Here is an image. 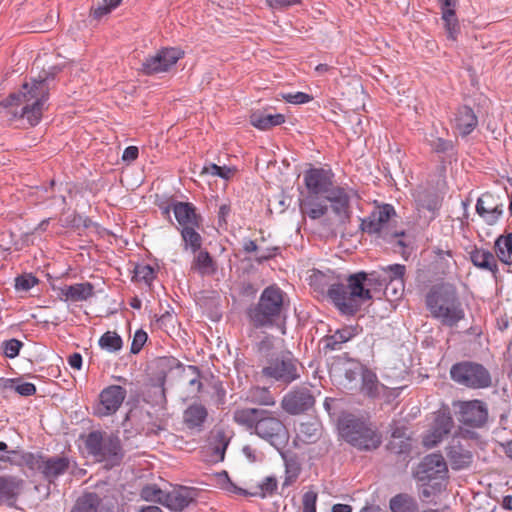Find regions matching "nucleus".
I'll list each match as a JSON object with an SVG mask.
<instances>
[{"label": "nucleus", "mask_w": 512, "mask_h": 512, "mask_svg": "<svg viewBox=\"0 0 512 512\" xmlns=\"http://www.w3.org/2000/svg\"><path fill=\"white\" fill-rule=\"evenodd\" d=\"M49 90L47 75L30 78L17 92L8 96L5 106L13 118L25 122L28 126H36L47 108Z\"/></svg>", "instance_id": "f257e3e1"}, {"label": "nucleus", "mask_w": 512, "mask_h": 512, "mask_svg": "<svg viewBox=\"0 0 512 512\" xmlns=\"http://www.w3.org/2000/svg\"><path fill=\"white\" fill-rule=\"evenodd\" d=\"M233 421L276 448H281L288 442V430L273 411L262 408H237L233 412Z\"/></svg>", "instance_id": "f03ea898"}, {"label": "nucleus", "mask_w": 512, "mask_h": 512, "mask_svg": "<svg viewBox=\"0 0 512 512\" xmlns=\"http://www.w3.org/2000/svg\"><path fill=\"white\" fill-rule=\"evenodd\" d=\"M347 285L340 283V288H334L331 292V301L343 313L355 314L368 300L372 299L370 286L376 284L379 278L376 272L365 273L363 271L349 275Z\"/></svg>", "instance_id": "7ed1b4c3"}, {"label": "nucleus", "mask_w": 512, "mask_h": 512, "mask_svg": "<svg viewBox=\"0 0 512 512\" xmlns=\"http://www.w3.org/2000/svg\"><path fill=\"white\" fill-rule=\"evenodd\" d=\"M426 306L432 317L444 326H457L465 317L457 289L450 283H439L432 286L426 296Z\"/></svg>", "instance_id": "20e7f679"}, {"label": "nucleus", "mask_w": 512, "mask_h": 512, "mask_svg": "<svg viewBox=\"0 0 512 512\" xmlns=\"http://www.w3.org/2000/svg\"><path fill=\"white\" fill-rule=\"evenodd\" d=\"M338 429L341 437L359 450H375L382 442L381 435L371 425L352 416L342 418Z\"/></svg>", "instance_id": "39448f33"}, {"label": "nucleus", "mask_w": 512, "mask_h": 512, "mask_svg": "<svg viewBox=\"0 0 512 512\" xmlns=\"http://www.w3.org/2000/svg\"><path fill=\"white\" fill-rule=\"evenodd\" d=\"M284 306V293L275 286L265 288L257 305L249 310V318L255 327L272 325L281 315Z\"/></svg>", "instance_id": "423d86ee"}, {"label": "nucleus", "mask_w": 512, "mask_h": 512, "mask_svg": "<svg viewBox=\"0 0 512 512\" xmlns=\"http://www.w3.org/2000/svg\"><path fill=\"white\" fill-rule=\"evenodd\" d=\"M450 377L457 384L471 389H484L492 384V377L488 369L473 361L454 364L450 369Z\"/></svg>", "instance_id": "0eeeda50"}, {"label": "nucleus", "mask_w": 512, "mask_h": 512, "mask_svg": "<svg viewBox=\"0 0 512 512\" xmlns=\"http://www.w3.org/2000/svg\"><path fill=\"white\" fill-rule=\"evenodd\" d=\"M300 366L290 353L271 358L263 366L264 378L288 385L300 378Z\"/></svg>", "instance_id": "6e6552de"}, {"label": "nucleus", "mask_w": 512, "mask_h": 512, "mask_svg": "<svg viewBox=\"0 0 512 512\" xmlns=\"http://www.w3.org/2000/svg\"><path fill=\"white\" fill-rule=\"evenodd\" d=\"M396 215L390 204L378 205L371 214L362 220L361 229L368 234H377L384 239H392L403 235V232L391 231L390 222Z\"/></svg>", "instance_id": "1a4fd4ad"}, {"label": "nucleus", "mask_w": 512, "mask_h": 512, "mask_svg": "<svg viewBox=\"0 0 512 512\" xmlns=\"http://www.w3.org/2000/svg\"><path fill=\"white\" fill-rule=\"evenodd\" d=\"M145 499L154 498L156 501L174 511L186 508L194 499L192 489L186 487L174 488L169 492H163L153 487H146L142 491Z\"/></svg>", "instance_id": "9d476101"}, {"label": "nucleus", "mask_w": 512, "mask_h": 512, "mask_svg": "<svg viewBox=\"0 0 512 512\" xmlns=\"http://www.w3.org/2000/svg\"><path fill=\"white\" fill-rule=\"evenodd\" d=\"M183 57L184 52L179 48H162L154 54L145 57L140 70L143 74L148 76L165 73Z\"/></svg>", "instance_id": "9b49d317"}, {"label": "nucleus", "mask_w": 512, "mask_h": 512, "mask_svg": "<svg viewBox=\"0 0 512 512\" xmlns=\"http://www.w3.org/2000/svg\"><path fill=\"white\" fill-rule=\"evenodd\" d=\"M127 397V390L121 385H109L98 395L93 414L99 418L116 414Z\"/></svg>", "instance_id": "f8f14e48"}, {"label": "nucleus", "mask_w": 512, "mask_h": 512, "mask_svg": "<svg viewBox=\"0 0 512 512\" xmlns=\"http://www.w3.org/2000/svg\"><path fill=\"white\" fill-rule=\"evenodd\" d=\"M453 420L448 409L434 413V420L430 430L423 437V444L432 448L442 441L443 437L450 433Z\"/></svg>", "instance_id": "ddd939ff"}, {"label": "nucleus", "mask_w": 512, "mask_h": 512, "mask_svg": "<svg viewBox=\"0 0 512 512\" xmlns=\"http://www.w3.org/2000/svg\"><path fill=\"white\" fill-rule=\"evenodd\" d=\"M447 464L440 454L427 455L419 464L416 477L419 481L428 482L433 479H444L447 476Z\"/></svg>", "instance_id": "4468645a"}, {"label": "nucleus", "mask_w": 512, "mask_h": 512, "mask_svg": "<svg viewBox=\"0 0 512 512\" xmlns=\"http://www.w3.org/2000/svg\"><path fill=\"white\" fill-rule=\"evenodd\" d=\"M504 204L500 197L486 192L482 194L476 203L477 214L488 224L494 225L503 214Z\"/></svg>", "instance_id": "2eb2a0df"}, {"label": "nucleus", "mask_w": 512, "mask_h": 512, "mask_svg": "<svg viewBox=\"0 0 512 512\" xmlns=\"http://www.w3.org/2000/svg\"><path fill=\"white\" fill-rule=\"evenodd\" d=\"M314 403L315 399L311 392L303 388L287 393L281 401V407L287 413L296 415L307 411Z\"/></svg>", "instance_id": "dca6fc26"}, {"label": "nucleus", "mask_w": 512, "mask_h": 512, "mask_svg": "<svg viewBox=\"0 0 512 512\" xmlns=\"http://www.w3.org/2000/svg\"><path fill=\"white\" fill-rule=\"evenodd\" d=\"M304 183L309 194H326L333 184V173L323 168H312L305 172Z\"/></svg>", "instance_id": "f3484780"}, {"label": "nucleus", "mask_w": 512, "mask_h": 512, "mask_svg": "<svg viewBox=\"0 0 512 512\" xmlns=\"http://www.w3.org/2000/svg\"><path fill=\"white\" fill-rule=\"evenodd\" d=\"M488 417L485 404L479 400L460 403L459 421L472 427L482 426Z\"/></svg>", "instance_id": "a211bd4d"}, {"label": "nucleus", "mask_w": 512, "mask_h": 512, "mask_svg": "<svg viewBox=\"0 0 512 512\" xmlns=\"http://www.w3.org/2000/svg\"><path fill=\"white\" fill-rule=\"evenodd\" d=\"M383 272V276L377 275L379 281L376 284L382 285L383 282L389 281V284L386 287V291L390 290V286L393 283H396L398 287L393 288V295L397 298L402 295L404 291V275L406 272V267L402 264H392L386 267L381 268Z\"/></svg>", "instance_id": "6ab92c4d"}, {"label": "nucleus", "mask_w": 512, "mask_h": 512, "mask_svg": "<svg viewBox=\"0 0 512 512\" xmlns=\"http://www.w3.org/2000/svg\"><path fill=\"white\" fill-rule=\"evenodd\" d=\"M95 295L94 285L90 282L65 285L59 289V297L64 301L84 302Z\"/></svg>", "instance_id": "aec40b11"}, {"label": "nucleus", "mask_w": 512, "mask_h": 512, "mask_svg": "<svg viewBox=\"0 0 512 512\" xmlns=\"http://www.w3.org/2000/svg\"><path fill=\"white\" fill-rule=\"evenodd\" d=\"M325 195V200L331 203L335 214L342 219L349 218L350 193L345 188L331 187Z\"/></svg>", "instance_id": "412c9836"}, {"label": "nucleus", "mask_w": 512, "mask_h": 512, "mask_svg": "<svg viewBox=\"0 0 512 512\" xmlns=\"http://www.w3.org/2000/svg\"><path fill=\"white\" fill-rule=\"evenodd\" d=\"M343 280L340 275L330 270H314L310 275V285L321 292L326 291L330 299L332 290L334 288H340V283H342Z\"/></svg>", "instance_id": "4be33fe9"}, {"label": "nucleus", "mask_w": 512, "mask_h": 512, "mask_svg": "<svg viewBox=\"0 0 512 512\" xmlns=\"http://www.w3.org/2000/svg\"><path fill=\"white\" fill-rule=\"evenodd\" d=\"M208 418V410L201 403H193L183 411V424L190 430L201 432Z\"/></svg>", "instance_id": "5701e85b"}, {"label": "nucleus", "mask_w": 512, "mask_h": 512, "mask_svg": "<svg viewBox=\"0 0 512 512\" xmlns=\"http://www.w3.org/2000/svg\"><path fill=\"white\" fill-rule=\"evenodd\" d=\"M171 209L181 229L201 225V217L196 213L193 204L175 202L171 205Z\"/></svg>", "instance_id": "b1692460"}, {"label": "nucleus", "mask_w": 512, "mask_h": 512, "mask_svg": "<svg viewBox=\"0 0 512 512\" xmlns=\"http://www.w3.org/2000/svg\"><path fill=\"white\" fill-rule=\"evenodd\" d=\"M454 126L456 130L462 135H469L478 125V119L474 111L468 107H460L454 118Z\"/></svg>", "instance_id": "393cba45"}, {"label": "nucleus", "mask_w": 512, "mask_h": 512, "mask_svg": "<svg viewBox=\"0 0 512 512\" xmlns=\"http://www.w3.org/2000/svg\"><path fill=\"white\" fill-rule=\"evenodd\" d=\"M69 468V461L64 457H52L42 459L38 469L46 479L52 481L60 475H63Z\"/></svg>", "instance_id": "a878e982"}, {"label": "nucleus", "mask_w": 512, "mask_h": 512, "mask_svg": "<svg viewBox=\"0 0 512 512\" xmlns=\"http://www.w3.org/2000/svg\"><path fill=\"white\" fill-rule=\"evenodd\" d=\"M447 458L454 470L468 468L473 461L472 453L454 442L447 448Z\"/></svg>", "instance_id": "bb28decb"}, {"label": "nucleus", "mask_w": 512, "mask_h": 512, "mask_svg": "<svg viewBox=\"0 0 512 512\" xmlns=\"http://www.w3.org/2000/svg\"><path fill=\"white\" fill-rule=\"evenodd\" d=\"M300 209L309 218L319 219L327 213L328 206L325 200H320L319 195L309 194L301 201Z\"/></svg>", "instance_id": "cd10ccee"}, {"label": "nucleus", "mask_w": 512, "mask_h": 512, "mask_svg": "<svg viewBox=\"0 0 512 512\" xmlns=\"http://www.w3.org/2000/svg\"><path fill=\"white\" fill-rule=\"evenodd\" d=\"M470 260L474 266L495 273L498 270L495 256L486 249L474 247L469 252Z\"/></svg>", "instance_id": "c85d7f7f"}, {"label": "nucleus", "mask_w": 512, "mask_h": 512, "mask_svg": "<svg viewBox=\"0 0 512 512\" xmlns=\"http://www.w3.org/2000/svg\"><path fill=\"white\" fill-rule=\"evenodd\" d=\"M285 122L283 114H267L262 111H255L250 115V123L259 130H269Z\"/></svg>", "instance_id": "c756f323"}, {"label": "nucleus", "mask_w": 512, "mask_h": 512, "mask_svg": "<svg viewBox=\"0 0 512 512\" xmlns=\"http://www.w3.org/2000/svg\"><path fill=\"white\" fill-rule=\"evenodd\" d=\"M98 457L101 460H120V458L122 457L120 439L114 435L106 436L101 452L99 453Z\"/></svg>", "instance_id": "7c9ffc66"}, {"label": "nucleus", "mask_w": 512, "mask_h": 512, "mask_svg": "<svg viewBox=\"0 0 512 512\" xmlns=\"http://www.w3.org/2000/svg\"><path fill=\"white\" fill-rule=\"evenodd\" d=\"M246 401L260 406H274L276 404L275 397L266 387H251L246 395Z\"/></svg>", "instance_id": "2f4dec72"}, {"label": "nucleus", "mask_w": 512, "mask_h": 512, "mask_svg": "<svg viewBox=\"0 0 512 512\" xmlns=\"http://www.w3.org/2000/svg\"><path fill=\"white\" fill-rule=\"evenodd\" d=\"M101 498L96 493H85L78 497L70 512H99Z\"/></svg>", "instance_id": "473e14b6"}, {"label": "nucleus", "mask_w": 512, "mask_h": 512, "mask_svg": "<svg viewBox=\"0 0 512 512\" xmlns=\"http://www.w3.org/2000/svg\"><path fill=\"white\" fill-rule=\"evenodd\" d=\"M21 480L12 476H0V501L14 500L19 493Z\"/></svg>", "instance_id": "72a5a7b5"}, {"label": "nucleus", "mask_w": 512, "mask_h": 512, "mask_svg": "<svg viewBox=\"0 0 512 512\" xmlns=\"http://www.w3.org/2000/svg\"><path fill=\"white\" fill-rule=\"evenodd\" d=\"M199 228L200 226H192L180 229L185 250H190L192 253H197L201 249L203 239L197 231Z\"/></svg>", "instance_id": "f704fd0d"}, {"label": "nucleus", "mask_w": 512, "mask_h": 512, "mask_svg": "<svg viewBox=\"0 0 512 512\" xmlns=\"http://www.w3.org/2000/svg\"><path fill=\"white\" fill-rule=\"evenodd\" d=\"M391 512H418L416 500L408 494H397L389 502Z\"/></svg>", "instance_id": "c9c22d12"}, {"label": "nucleus", "mask_w": 512, "mask_h": 512, "mask_svg": "<svg viewBox=\"0 0 512 512\" xmlns=\"http://www.w3.org/2000/svg\"><path fill=\"white\" fill-rule=\"evenodd\" d=\"M356 335V329L353 327H344L338 329L333 335L325 340V348L328 350H339L342 344L346 343Z\"/></svg>", "instance_id": "e433bc0d"}, {"label": "nucleus", "mask_w": 512, "mask_h": 512, "mask_svg": "<svg viewBox=\"0 0 512 512\" xmlns=\"http://www.w3.org/2000/svg\"><path fill=\"white\" fill-rule=\"evenodd\" d=\"M192 269L201 275H212L216 272V264L208 251H198L192 262Z\"/></svg>", "instance_id": "4c0bfd02"}, {"label": "nucleus", "mask_w": 512, "mask_h": 512, "mask_svg": "<svg viewBox=\"0 0 512 512\" xmlns=\"http://www.w3.org/2000/svg\"><path fill=\"white\" fill-rule=\"evenodd\" d=\"M495 253L505 264H512V233L499 236L495 241Z\"/></svg>", "instance_id": "58836bf2"}, {"label": "nucleus", "mask_w": 512, "mask_h": 512, "mask_svg": "<svg viewBox=\"0 0 512 512\" xmlns=\"http://www.w3.org/2000/svg\"><path fill=\"white\" fill-rule=\"evenodd\" d=\"M184 377L187 381V396L191 398L196 397L202 389L199 369L196 366H188Z\"/></svg>", "instance_id": "ea45409f"}, {"label": "nucleus", "mask_w": 512, "mask_h": 512, "mask_svg": "<svg viewBox=\"0 0 512 512\" xmlns=\"http://www.w3.org/2000/svg\"><path fill=\"white\" fill-rule=\"evenodd\" d=\"M278 483L277 479L272 476H268L263 479V481L257 486V489L253 492H247L245 490L239 489V493H243L245 495L250 496H259L261 498H265L267 496H271L277 490Z\"/></svg>", "instance_id": "a19ab883"}, {"label": "nucleus", "mask_w": 512, "mask_h": 512, "mask_svg": "<svg viewBox=\"0 0 512 512\" xmlns=\"http://www.w3.org/2000/svg\"><path fill=\"white\" fill-rule=\"evenodd\" d=\"M98 344L101 349L115 353L122 349L123 341L115 331H107L100 337Z\"/></svg>", "instance_id": "79ce46f5"}, {"label": "nucleus", "mask_w": 512, "mask_h": 512, "mask_svg": "<svg viewBox=\"0 0 512 512\" xmlns=\"http://www.w3.org/2000/svg\"><path fill=\"white\" fill-rule=\"evenodd\" d=\"M442 20L444 21L448 38L455 41L460 32V26L455 9L442 11Z\"/></svg>", "instance_id": "37998d69"}, {"label": "nucleus", "mask_w": 512, "mask_h": 512, "mask_svg": "<svg viewBox=\"0 0 512 512\" xmlns=\"http://www.w3.org/2000/svg\"><path fill=\"white\" fill-rule=\"evenodd\" d=\"M156 277L154 268L147 264H138L134 268V275L132 280L150 286Z\"/></svg>", "instance_id": "c03bdc74"}, {"label": "nucleus", "mask_w": 512, "mask_h": 512, "mask_svg": "<svg viewBox=\"0 0 512 512\" xmlns=\"http://www.w3.org/2000/svg\"><path fill=\"white\" fill-rule=\"evenodd\" d=\"M361 390L369 397H374L378 394V378L374 372L370 370L363 371Z\"/></svg>", "instance_id": "a18cd8bd"}, {"label": "nucleus", "mask_w": 512, "mask_h": 512, "mask_svg": "<svg viewBox=\"0 0 512 512\" xmlns=\"http://www.w3.org/2000/svg\"><path fill=\"white\" fill-rule=\"evenodd\" d=\"M122 0H101L98 1L91 9V15L95 19H100L109 14L113 9L118 7Z\"/></svg>", "instance_id": "49530a36"}, {"label": "nucleus", "mask_w": 512, "mask_h": 512, "mask_svg": "<svg viewBox=\"0 0 512 512\" xmlns=\"http://www.w3.org/2000/svg\"><path fill=\"white\" fill-rule=\"evenodd\" d=\"M107 435L100 431L91 432L86 439V447L91 454L98 457Z\"/></svg>", "instance_id": "de8ad7c7"}, {"label": "nucleus", "mask_w": 512, "mask_h": 512, "mask_svg": "<svg viewBox=\"0 0 512 512\" xmlns=\"http://www.w3.org/2000/svg\"><path fill=\"white\" fill-rule=\"evenodd\" d=\"M425 142L431 147L434 152L444 153L452 148V142L437 137L433 134L425 136Z\"/></svg>", "instance_id": "09e8293b"}, {"label": "nucleus", "mask_w": 512, "mask_h": 512, "mask_svg": "<svg viewBox=\"0 0 512 512\" xmlns=\"http://www.w3.org/2000/svg\"><path fill=\"white\" fill-rule=\"evenodd\" d=\"M39 283V279L32 273H25L15 278V289L17 291H29Z\"/></svg>", "instance_id": "8fccbe9b"}, {"label": "nucleus", "mask_w": 512, "mask_h": 512, "mask_svg": "<svg viewBox=\"0 0 512 512\" xmlns=\"http://www.w3.org/2000/svg\"><path fill=\"white\" fill-rule=\"evenodd\" d=\"M285 462V485L290 484L292 481L296 480L298 477L301 467L299 462L295 458H284Z\"/></svg>", "instance_id": "3c124183"}, {"label": "nucleus", "mask_w": 512, "mask_h": 512, "mask_svg": "<svg viewBox=\"0 0 512 512\" xmlns=\"http://www.w3.org/2000/svg\"><path fill=\"white\" fill-rule=\"evenodd\" d=\"M201 174H210L212 176H218L223 179H229L233 174L232 169L228 167H221L216 164H210L209 166L203 167Z\"/></svg>", "instance_id": "603ef678"}, {"label": "nucleus", "mask_w": 512, "mask_h": 512, "mask_svg": "<svg viewBox=\"0 0 512 512\" xmlns=\"http://www.w3.org/2000/svg\"><path fill=\"white\" fill-rule=\"evenodd\" d=\"M318 429L314 424L302 423L299 427V436L305 442H313L317 438Z\"/></svg>", "instance_id": "864d4df0"}, {"label": "nucleus", "mask_w": 512, "mask_h": 512, "mask_svg": "<svg viewBox=\"0 0 512 512\" xmlns=\"http://www.w3.org/2000/svg\"><path fill=\"white\" fill-rule=\"evenodd\" d=\"M23 346V343L17 339H10L3 343V351L6 357L15 358Z\"/></svg>", "instance_id": "5fc2aeb1"}, {"label": "nucleus", "mask_w": 512, "mask_h": 512, "mask_svg": "<svg viewBox=\"0 0 512 512\" xmlns=\"http://www.w3.org/2000/svg\"><path fill=\"white\" fill-rule=\"evenodd\" d=\"M281 96L286 102L291 104H304L313 99L311 95L304 92L286 93Z\"/></svg>", "instance_id": "6e6d98bb"}, {"label": "nucleus", "mask_w": 512, "mask_h": 512, "mask_svg": "<svg viewBox=\"0 0 512 512\" xmlns=\"http://www.w3.org/2000/svg\"><path fill=\"white\" fill-rule=\"evenodd\" d=\"M317 494L313 491H307L302 498V512H316Z\"/></svg>", "instance_id": "4d7b16f0"}, {"label": "nucleus", "mask_w": 512, "mask_h": 512, "mask_svg": "<svg viewBox=\"0 0 512 512\" xmlns=\"http://www.w3.org/2000/svg\"><path fill=\"white\" fill-rule=\"evenodd\" d=\"M437 262L442 266V273L445 274L453 263L451 251L439 250L437 252Z\"/></svg>", "instance_id": "13d9d810"}, {"label": "nucleus", "mask_w": 512, "mask_h": 512, "mask_svg": "<svg viewBox=\"0 0 512 512\" xmlns=\"http://www.w3.org/2000/svg\"><path fill=\"white\" fill-rule=\"evenodd\" d=\"M300 3L301 0H266V4L274 10L286 9Z\"/></svg>", "instance_id": "bf43d9fd"}, {"label": "nucleus", "mask_w": 512, "mask_h": 512, "mask_svg": "<svg viewBox=\"0 0 512 512\" xmlns=\"http://www.w3.org/2000/svg\"><path fill=\"white\" fill-rule=\"evenodd\" d=\"M146 341L147 334L144 331H137L133 337V341L131 344V352L134 354L138 353L142 349Z\"/></svg>", "instance_id": "052dcab7"}, {"label": "nucleus", "mask_w": 512, "mask_h": 512, "mask_svg": "<svg viewBox=\"0 0 512 512\" xmlns=\"http://www.w3.org/2000/svg\"><path fill=\"white\" fill-rule=\"evenodd\" d=\"M216 437L219 444L215 446L214 450L218 458L223 460L229 441L226 439L225 433L223 431H219Z\"/></svg>", "instance_id": "680f3d73"}, {"label": "nucleus", "mask_w": 512, "mask_h": 512, "mask_svg": "<svg viewBox=\"0 0 512 512\" xmlns=\"http://www.w3.org/2000/svg\"><path fill=\"white\" fill-rule=\"evenodd\" d=\"M15 391L22 396H32L36 393V387L33 383L24 382V383L18 384L15 387Z\"/></svg>", "instance_id": "e2e57ef3"}, {"label": "nucleus", "mask_w": 512, "mask_h": 512, "mask_svg": "<svg viewBox=\"0 0 512 512\" xmlns=\"http://www.w3.org/2000/svg\"><path fill=\"white\" fill-rule=\"evenodd\" d=\"M139 154L138 148L136 146L127 147L122 155L124 161H134L137 159Z\"/></svg>", "instance_id": "0e129e2a"}, {"label": "nucleus", "mask_w": 512, "mask_h": 512, "mask_svg": "<svg viewBox=\"0 0 512 512\" xmlns=\"http://www.w3.org/2000/svg\"><path fill=\"white\" fill-rule=\"evenodd\" d=\"M69 365L76 370H80L82 366V356L80 353H73L68 357Z\"/></svg>", "instance_id": "69168bd1"}, {"label": "nucleus", "mask_w": 512, "mask_h": 512, "mask_svg": "<svg viewBox=\"0 0 512 512\" xmlns=\"http://www.w3.org/2000/svg\"><path fill=\"white\" fill-rule=\"evenodd\" d=\"M440 4L441 12L444 10H454L457 5V0H437Z\"/></svg>", "instance_id": "338daca9"}, {"label": "nucleus", "mask_w": 512, "mask_h": 512, "mask_svg": "<svg viewBox=\"0 0 512 512\" xmlns=\"http://www.w3.org/2000/svg\"><path fill=\"white\" fill-rule=\"evenodd\" d=\"M332 512H352V508L347 504H335L332 507Z\"/></svg>", "instance_id": "774afa93"}]
</instances>
